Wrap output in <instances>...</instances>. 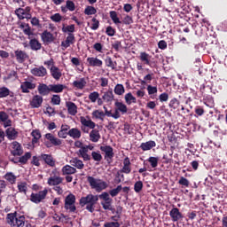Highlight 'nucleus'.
Returning a JSON list of instances; mask_svg holds the SVG:
<instances>
[{"label": "nucleus", "mask_w": 227, "mask_h": 227, "mask_svg": "<svg viewBox=\"0 0 227 227\" xmlns=\"http://www.w3.org/2000/svg\"><path fill=\"white\" fill-rule=\"evenodd\" d=\"M98 198L99 195H93L90 193L85 197H82L79 200V203L82 207H85V205H87L86 210H88V212H90V214H93V212H95V205H97Z\"/></svg>", "instance_id": "1"}, {"label": "nucleus", "mask_w": 227, "mask_h": 227, "mask_svg": "<svg viewBox=\"0 0 227 227\" xmlns=\"http://www.w3.org/2000/svg\"><path fill=\"white\" fill-rule=\"evenodd\" d=\"M6 221L11 227H24L26 224V216L19 215L17 212L9 213Z\"/></svg>", "instance_id": "2"}, {"label": "nucleus", "mask_w": 227, "mask_h": 227, "mask_svg": "<svg viewBox=\"0 0 227 227\" xmlns=\"http://www.w3.org/2000/svg\"><path fill=\"white\" fill-rule=\"evenodd\" d=\"M86 178L90 188L94 189L96 192H102V191H106V189L109 186L107 182L100 178H95L91 176H87Z\"/></svg>", "instance_id": "3"}, {"label": "nucleus", "mask_w": 227, "mask_h": 227, "mask_svg": "<svg viewBox=\"0 0 227 227\" xmlns=\"http://www.w3.org/2000/svg\"><path fill=\"white\" fill-rule=\"evenodd\" d=\"M47 194H49V190L44 188L43 191H39L38 192H32L29 200L32 203L38 205L47 198Z\"/></svg>", "instance_id": "4"}, {"label": "nucleus", "mask_w": 227, "mask_h": 227, "mask_svg": "<svg viewBox=\"0 0 227 227\" xmlns=\"http://www.w3.org/2000/svg\"><path fill=\"white\" fill-rule=\"evenodd\" d=\"M99 150L105 153V160H106L107 164H111L114 158V149L111 145H101Z\"/></svg>", "instance_id": "5"}, {"label": "nucleus", "mask_w": 227, "mask_h": 227, "mask_svg": "<svg viewBox=\"0 0 227 227\" xmlns=\"http://www.w3.org/2000/svg\"><path fill=\"white\" fill-rule=\"evenodd\" d=\"M99 200H102L101 207H103L105 210L110 209L113 206V199L109 196V192H107L99 194Z\"/></svg>", "instance_id": "6"}, {"label": "nucleus", "mask_w": 227, "mask_h": 227, "mask_svg": "<svg viewBox=\"0 0 227 227\" xmlns=\"http://www.w3.org/2000/svg\"><path fill=\"white\" fill-rule=\"evenodd\" d=\"M45 139H47L50 142H46L47 148H51V146H61L63 145V140L54 137L52 133H47L44 136Z\"/></svg>", "instance_id": "7"}, {"label": "nucleus", "mask_w": 227, "mask_h": 227, "mask_svg": "<svg viewBox=\"0 0 227 227\" xmlns=\"http://www.w3.org/2000/svg\"><path fill=\"white\" fill-rule=\"evenodd\" d=\"M10 152L12 157H20L24 154V148H22V145H20V143L13 141L11 143Z\"/></svg>", "instance_id": "8"}, {"label": "nucleus", "mask_w": 227, "mask_h": 227, "mask_svg": "<svg viewBox=\"0 0 227 227\" xmlns=\"http://www.w3.org/2000/svg\"><path fill=\"white\" fill-rule=\"evenodd\" d=\"M80 120L82 125L81 129L84 134H88L90 132V129H95V127H97V124L91 120H87L84 117H81Z\"/></svg>", "instance_id": "9"}, {"label": "nucleus", "mask_w": 227, "mask_h": 227, "mask_svg": "<svg viewBox=\"0 0 227 227\" xmlns=\"http://www.w3.org/2000/svg\"><path fill=\"white\" fill-rule=\"evenodd\" d=\"M41 40L45 45H49V43L55 42L56 37L52 33L49 32L48 30H44L41 34Z\"/></svg>", "instance_id": "10"}, {"label": "nucleus", "mask_w": 227, "mask_h": 227, "mask_svg": "<svg viewBox=\"0 0 227 227\" xmlns=\"http://www.w3.org/2000/svg\"><path fill=\"white\" fill-rule=\"evenodd\" d=\"M169 215L173 221V223H176L180 221L181 219H184V215L180 212V209L178 207H173L169 211Z\"/></svg>", "instance_id": "11"}, {"label": "nucleus", "mask_w": 227, "mask_h": 227, "mask_svg": "<svg viewBox=\"0 0 227 227\" xmlns=\"http://www.w3.org/2000/svg\"><path fill=\"white\" fill-rule=\"evenodd\" d=\"M42 104H43V98L40 95L34 96L30 101L32 109H38V107H42Z\"/></svg>", "instance_id": "12"}, {"label": "nucleus", "mask_w": 227, "mask_h": 227, "mask_svg": "<svg viewBox=\"0 0 227 227\" xmlns=\"http://www.w3.org/2000/svg\"><path fill=\"white\" fill-rule=\"evenodd\" d=\"M5 136L9 141H15L19 137V131L13 127H10L5 130Z\"/></svg>", "instance_id": "13"}, {"label": "nucleus", "mask_w": 227, "mask_h": 227, "mask_svg": "<svg viewBox=\"0 0 227 227\" xmlns=\"http://www.w3.org/2000/svg\"><path fill=\"white\" fill-rule=\"evenodd\" d=\"M75 43V35L74 34H68L66 40L61 42V47L64 49H68L71 45Z\"/></svg>", "instance_id": "14"}, {"label": "nucleus", "mask_w": 227, "mask_h": 227, "mask_svg": "<svg viewBox=\"0 0 227 227\" xmlns=\"http://www.w3.org/2000/svg\"><path fill=\"white\" fill-rule=\"evenodd\" d=\"M37 91L41 97H47L51 93V85L40 83L37 87Z\"/></svg>", "instance_id": "15"}, {"label": "nucleus", "mask_w": 227, "mask_h": 227, "mask_svg": "<svg viewBox=\"0 0 227 227\" xmlns=\"http://www.w3.org/2000/svg\"><path fill=\"white\" fill-rule=\"evenodd\" d=\"M40 159H42L45 164L50 166V168H54L56 166V161L54 160V158L51 154H41Z\"/></svg>", "instance_id": "16"}, {"label": "nucleus", "mask_w": 227, "mask_h": 227, "mask_svg": "<svg viewBox=\"0 0 227 227\" xmlns=\"http://www.w3.org/2000/svg\"><path fill=\"white\" fill-rule=\"evenodd\" d=\"M157 146V143H155V141L153 140H149L147 142H144L140 145L139 148H141V150L143 152H148L150 150H152V148H155Z\"/></svg>", "instance_id": "17"}, {"label": "nucleus", "mask_w": 227, "mask_h": 227, "mask_svg": "<svg viewBox=\"0 0 227 227\" xmlns=\"http://www.w3.org/2000/svg\"><path fill=\"white\" fill-rule=\"evenodd\" d=\"M89 137L91 143H98L101 138L100 131L97 129H92V130L89 134Z\"/></svg>", "instance_id": "18"}, {"label": "nucleus", "mask_w": 227, "mask_h": 227, "mask_svg": "<svg viewBox=\"0 0 227 227\" xmlns=\"http://www.w3.org/2000/svg\"><path fill=\"white\" fill-rule=\"evenodd\" d=\"M36 88V84L31 82H23L20 85V89L22 93H29V90H35Z\"/></svg>", "instance_id": "19"}, {"label": "nucleus", "mask_w": 227, "mask_h": 227, "mask_svg": "<svg viewBox=\"0 0 227 227\" xmlns=\"http://www.w3.org/2000/svg\"><path fill=\"white\" fill-rule=\"evenodd\" d=\"M62 13H67V12H75V3L72 0H67L66 2V6L60 7Z\"/></svg>", "instance_id": "20"}, {"label": "nucleus", "mask_w": 227, "mask_h": 227, "mask_svg": "<svg viewBox=\"0 0 227 227\" xmlns=\"http://www.w3.org/2000/svg\"><path fill=\"white\" fill-rule=\"evenodd\" d=\"M102 99L106 104H112L113 100H114V94L113 93V89H109L107 91L104 92L102 96Z\"/></svg>", "instance_id": "21"}, {"label": "nucleus", "mask_w": 227, "mask_h": 227, "mask_svg": "<svg viewBox=\"0 0 227 227\" xmlns=\"http://www.w3.org/2000/svg\"><path fill=\"white\" fill-rule=\"evenodd\" d=\"M130 159L126 157L123 160V167L120 170L121 173H124L125 175H129L130 171H132V168H130Z\"/></svg>", "instance_id": "22"}, {"label": "nucleus", "mask_w": 227, "mask_h": 227, "mask_svg": "<svg viewBox=\"0 0 227 227\" xmlns=\"http://www.w3.org/2000/svg\"><path fill=\"white\" fill-rule=\"evenodd\" d=\"M66 107L67 108V112L71 116H75L77 114V105L72 101H67L66 103Z\"/></svg>", "instance_id": "23"}, {"label": "nucleus", "mask_w": 227, "mask_h": 227, "mask_svg": "<svg viewBox=\"0 0 227 227\" xmlns=\"http://www.w3.org/2000/svg\"><path fill=\"white\" fill-rule=\"evenodd\" d=\"M32 74L36 77H45V75H47V69L43 67H35L32 69Z\"/></svg>", "instance_id": "24"}, {"label": "nucleus", "mask_w": 227, "mask_h": 227, "mask_svg": "<svg viewBox=\"0 0 227 227\" xmlns=\"http://www.w3.org/2000/svg\"><path fill=\"white\" fill-rule=\"evenodd\" d=\"M4 180H6V182H8V184H10L11 185H15V184H17V176H15V174H13V172H7L4 176Z\"/></svg>", "instance_id": "25"}, {"label": "nucleus", "mask_w": 227, "mask_h": 227, "mask_svg": "<svg viewBox=\"0 0 227 227\" xmlns=\"http://www.w3.org/2000/svg\"><path fill=\"white\" fill-rule=\"evenodd\" d=\"M114 106L116 107L115 109L120 113H121V114H127V113L129 112V108H127V105L118 101V99H116Z\"/></svg>", "instance_id": "26"}, {"label": "nucleus", "mask_w": 227, "mask_h": 227, "mask_svg": "<svg viewBox=\"0 0 227 227\" xmlns=\"http://www.w3.org/2000/svg\"><path fill=\"white\" fill-rule=\"evenodd\" d=\"M78 155L82 157L84 161L91 160V155L88 154V149L86 147H81L78 151Z\"/></svg>", "instance_id": "27"}, {"label": "nucleus", "mask_w": 227, "mask_h": 227, "mask_svg": "<svg viewBox=\"0 0 227 227\" xmlns=\"http://www.w3.org/2000/svg\"><path fill=\"white\" fill-rule=\"evenodd\" d=\"M168 107L170 111H180V100L176 98H173L168 103Z\"/></svg>", "instance_id": "28"}, {"label": "nucleus", "mask_w": 227, "mask_h": 227, "mask_svg": "<svg viewBox=\"0 0 227 227\" xmlns=\"http://www.w3.org/2000/svg\"><path fill=\"white\" fill-rule=\"evenodd\" d=\"M50 72H51V76L53 77V79H55V81H59V79H61V75H62L61 71L56 66H52L50 68Z\"/></svg>", "instance_id": "29"}, {"label": "nucleus", "mask_w": 227, "mask_h": 227, "mask_svg": "<svg viewBox=\"0 0 227 227\" xmlns=\"http://www.w3.org/2000/svg\"><path fill=\"white\" fill-rule=\"evenodd\" d=\"M62 175H75L77 173V168L70 166V165H65L62 169Z\"/></svg>", "instance_id": "30"}, {"label": "nucleus", "mask_w": 227, "mask_h": 227, "mask_svg": "<svg viewBox=\"0 0 227 227\" xmlns=\"http://www.w3.org/2000/svg\"><path fill=\"white\" fill-rule=\"evenodd\" d=\"M59 184H63V177L53 176L49 177L48 179V184L50 185H59Z\"/></svg>", "instance_id": "31"}, {"label": "nucleus", "mask_w": 227, "mask_h": 227, "mask_svg": "<svg viewBox=\"0 0 227 227\" xmlns=\"http://www.w3.org/2000/svg\"><path fill=\"white\" fill-rule=\"evenodd\" d=\"M31 136H32V145H36L39 143L41 137H42V133L40 132V129H34L31 132Z\"/></svg>", "instance_id": "32"}, {"label": "nucleus", "mask_w": 227, "mask_h": 227, "mask_svg": "<svg viewBox=\"0 0 227 227\" xmlns=\"http://www.w3.org/2000/svg\"><path fill=\"white\" fill-rule=\"evenodd\" d=\"M67 134L73 139H81L82 133L77 128H72L68 130Z\"/></svg>", "instance_id": "33"}, {"label": "nucleus", "mask_w": 227, "mask_h": 227, "mask_svg": "<svg viewBox=\"0 0 227 227\" xmlns=\"http://www.w3.org/2000/svg\"><path fill=\"white\" fill-rule=\"evenodd\" d=\"M70 164L74 166V168H76V169H84V163L78 158H73L70 160Z\"/></svg>", "instance_id": "34"}, {"label": "nucleus", "mask_w": 227, "mask_h": 227, "mask_svg": "<svg viewBox=\"0 0 227 227\" xmlns=\"http://www.w3.org/2000/svg\"><path fill=\"white\" fill-rule=\"evenodd\" d=\"M86 84H88L86 78H81L80 80L73 82L74 88H77V90H84Z\"/></svg>", "instance_id": "35"}, {"label": "nucleus", "mask_w": 227, "mask_h": 227, "mask_svg": "<svg viewBox=\"0 0 227 227\" xmlns=\"http://www.w3.org/2000/svg\"><path fill=\"white\" fill-rule=\"evenodd\" d=\"M29 46L32 51H40L42 49V43L38 42V39L34 38L29 41Z\"/></svg>", "instance_id": "36"}, {"label": "nucleus", "mask_w": 227, "mask_h": 227, "mask_svg": "<svg viewBox=\"0 0 227 227\" xmlns=\"http://www.w3.org/2000/svg\"><path fill=\"white\" fill-rule=\"evenodd\" d=\"M6 97H13V92L7 87L0 88V98H6Z\"/></svg>", "instance_id": "37"}, {"label": "nucleus", "mask_w": 227, "mask_h": 227, "mask_svg": "<svg viewBox=\"0 0 227 227\" xmlns=\"http://www.w3.org/2000/svg\"><path fill=\"white\" fill-rule=\"evenodd\" d=\"M50 90L52 93H62L65 90V85L63 84H50Z\"/></svg>", "instance_id": "38"}, {"label": "nucleus", "mask_w": 227, "mask_h": 227, "mask_svg": "<svg viewBox=\"0 0 227 227\" xmlns=\"http://www.w3.org/2000/svg\"><path fill=\"white\" fill-rule=\"evenodd\" d=\"M124 100L128 106H130L131 104H136V102H137L136 97H134L131 92H129L124 96Z\"/></svg>", "instance_id": "39"}, {"label": "nucleus", "mask_w": 227, "mask_h": 227, "mask_svg": "<svg viewBox=\"0 0 227 227\" xmlns=\"http://www.w3.org/2000/svg\"><path fill=\"white\" fill-rule=\"evenodd\" d=\"M87 62L89 63L90 67H102V60L97 58H88Z\"/></svg>", "instance_id": "40"}, {"label": "nucleus", "mask_w": 227, "mask_h": 227, "mask_svg": "<svg viewBox=\"0 0 227 227\" xmlns=\"http://www.w3.org/2000/svg\"><path fill=\"white\" fill-rule=\"evenodd\" d=\"M18 191L19 192H20L21 194H24L26 196V194H27V183L26 182H20L18 183Z\"/></svg>", "instance_id": "41"}, {"label": "nucleus", "mask_w": 227, "mask_h": 227, "mask_svg": "<svg viewBox=\"0 0 227 227\" xmlns=\"http://www.w3.org/2000/svg\"><path fill=\"white\" fill-rule=\"evenodd\" d=\"M109 15L114 24L116 26H118V24H121V20H120V18H118V12H116V11H110Z\"/></svg>", "instance_id": "42"}, {"label": "nucleus", "mask_w": 227, "mask_h": 227, "mask_svg": "<svg viewBox=\"0 0 227 227\" xmlns=\"http://www.w3.org/2000/svg\"><path fill=\"white\" fill-rule=\"evenodd\" d=\"M195 52L197 56H205V54H207V50H205V46H203V44L199 43L195 45Z\"/></svg>", "instance_id": "43"}, {"label": "nucleus", "mask_w": 227, "mask_h": 227, "mask_svg": "<svg viewBox=\"0 0 227 227\" xmlns=\"http://www.w3.org/2000/svg\"><path fill=\"white\" fill-rule=\"evenodd\" d=\"M31 157H32L31 152L25 153L24 155H21L19 158L20 164H27V160H29V159H31Z\"/></svg>", "instance_id": "44"}, {"label": "nucleus", "mask_w": 227, "mask_h": 227, "mask_svg": "<svg viewBox=\"0 0 227 227\" xmlns=\"http://www.w3.org/2000/svg\"><path fill=\"white\" fill-rule=\"evenodd\" d=\"M92 118H96V120H101V121H104V118H106V114L99 110H94L92 112Z\"/></svg>", "instance_id": "45"}, {"label": "nucleus", "mask_w": 227, "mask_h": 227, "mask_svg": "<svg viewBox=\"0 0 227 227\" xmlns=\"http://www.w3.org/2000/svg\"><path fill=\"white\" fill-rule=\"evenodd\" d=\"M114 92L115 93V95L121 96L123 95V93H125V87H123V84L118 83L117 85H115Z\"/></svg>", "instance_id": "46"}, {"label": "nucleus", "mask_w": 227, "mask_h": 227, "mask_svg": "<svg viewBox=\"0 0 227 227\" xmlns=\"http://www.w3.org/2000/svg\"><path fill=\"white\" fill-rule=\"evenodd\" d=\"M15 13L20 20H24L27 17V13H26V11L22 8L16 9Z\"/></svg>", "instance_id": "47"}, {"label": "nucleus", "mask_w": 227, "mask_h": 227, "mask_svg": "<svg viewBox=\"0 0 227 227\" xmlns=\"http://www.w3.org/2000/svg\"><path fill=\"white\" fill-rule=\"evenodd\" d=\"M64 208L70 214H75V212H77V207H75V204H64Z\"/></svg>", "instance_id": "48"}, {"label": "nucleus", "mask_w": 227, "mask_h": 227, "mask_svg": "<svg viewBox=\"0 0 227 227\" xmlns=\"http://www.w3.org/2000/svg\"><path fill=\"white\" fill-rule=\"evenodd\" d=\"M147 162H149L151 164V167L153 168H157V166H159V158L151 156L147 159Z\"/></svg>", "instance_id": "49"}, {"label": "nucleus", "mask_w": 227, "mask_h": 227, "mask_svg": "<svg viewBox=\"0 0 227 227\" xmlns=\"http://www.w3.org/2000/svg\"><path fill=\"white\" fill-rule=\"evenodd\" d=\"M63 33H69L71 35H74L73 33H75V25H68V26H63L62 27Z\"/></svg>", "instance_id": "50"}, {"label": "nucleus", "mask_w": 227, "mask_h": 227, "mask_svg": "<svg viewBox=\"0 0 227 227\" xmlns=\"http://www.w3.org/2000/svg\"><path fill=\"white\" fill-rule=\"evenodd\" d=\"M120 192H121V184L118 185L115 189L110 190L108 194L112 196V198H115Z\"/></svg>", "instance_id": "51"}, {"label": "nucleus", "mask_w": 227, "mask_h": 227, "mask_svg": "<svg viewBox=\"0 0 227 227\" xmlns=\"http://www.w3.org/2000/svg\"><path fill=\"white\" fill-rule=\"evenodd\" d=\"M99 97H100V94L98 91H93L89 94V100H90L92 104H95V102H97Z\"/></svg>", "instance_id": "52"}, {"label": "nucleus", "mask_w": 227, "mask_h": 227, "mask_svg": "<svg viewBox=\"0 0 227 227\" xmlns=\"http://www.w3.org/2000/svg\"><path fill=\"white\" fill-rule=\"evenodd\" d=\"M97 13V9L93 6H87L84 10L85 15H95Z\"/></svg>", "instance_id": "53"}, {"label": "nucleus", "mask_w": 227, "mask_h": 227, "mask_svg": "<svg viewBox=\"0 0 227 227\" xmlns=\"http://www.w3.org/2000/svg\"><path fill=\"white\" fill-rule=\"evenodd\" d=\"M65 204H75V195L68 194L65 199Z\"/></svg>", "instance_id": "54"}, {"label": "nucleus", "mask_w": 227, "mask_h": 227, "mask_svg": "<svg viewBox=\"0 0 227 227\" xmlns=\"http://www.w3.org/2000/svg\"><path fill=\"white\" fill-rule=\"evenodd\" d=\"M91 159L95 160V162H100L102 160V154L100 153L93 151L91 153Z\"/></svg>", "instance_id": "55"}, {"label": "nucleus", "mask_w": 227, "mask_h": 227, "mask_svg": "<svg viewBox=\"0 0 227 227\" xmlns=\"http://www.w3.org/2000/svg\"><path fill=\"white\" fill-rule=\"evenodd\" d=\"M92 21V25L90 27V28L92 29V31H97V29H98V27H100V21H98V20H97V18H93L91 20Z\"/></svg>", "instance_id": "56"}, {"label": "nucleus", "mask_w": 227, "mask_h": 227, "mask_svg": "<svg viewBox=\"0 0 227 227\" xmlns=\"http://www.w3.org/2000/svg\"><path fill=\"white\" fill-rule=\"evenodd\" d=\"M135 192H140L143 191V181H137L134 184Z\"/></svg>", "instance_id": "57"}, {"label": "nucleus", "mask_w": 227, "mask_h": 227, "mask_svg": "<svg viewBox=\"0 0 227 227\" xmlns=\"http://www.w3.org/2000/svg\"><path fill=\"white\" fill-rule=\"evenodd\" d=\"M51 104L53 106H59V104H61V97H59V95H53L51 98Z\"/></svg>", "instance_id": "58"}, {"label": "nucleus", "mask_w": 227, "mask_h": 227, "mask_svg": "<svg viewBox=\"0 0 227 227\" xmlns=\"http://www.w3.org/2000/svg\"><path fill=\"white\" fill-rule=\"evenodd\" d=\"M195 114H197V116H203L205 114V109L203 108V106H197L195 107Z\"/></svg>", "instance_id": "59"}, {"label": "nucleus", "mask_w": 227, "mask_h": 227, "mask_svg": "<svg viewBox=\"0 0 227 227\" xmlns=\"http://www.w3.org/2000/svg\"><path fill=\"white\" fill-rule=\"evenodd\" d=\"M62 19L63 17L59 13H55L51 16V20H52V22H61Z\"/></svg>", "instance_id": "60"}, {"label": "nucleus", "mask_w": 227, "mask_h": 227, "mask_svg": "<svg viewBox=\"0 0 227 227\" xmlns=\"http://www.w3.org/2000/svg\"><path fill=\"white\" fill-rule=\"evenodd\" d=\"M133 130L134 129H132V126L130 124H129L128 122L124 123V132H126V134H133Z\"/></svg>", "instance_id": "61"}, {"label": "nucleus", "mask_w": 227, "mask_h": 227, "mask_svg": "<svg viewBox=\"0 0 227 227\" xmlns=\"http://www.w3.org/2000/svg\"><path fill=\"white\" fill-rule=\"evenodd\" d=\"M147 91H148V95L152 96V95L157 94L158 90H157V87L148 85L147 86Z\"/></svg>", "instance_id": "62"}, {"label": "nucleus", "mask_w": 227, "mask_h": 227, "mask_svg": "<svg viewBox=\"0 0 227 227\" xmlns=\"http://www.w3.org/2000/svg\"><path fill=\"white\" fill-rule=\"evenodd\" d=\"M179 185H184V187H189V179L181 176L178 181Z\"/></svg>", "instance_id": "63"}, {"label": "nucleus", "mask_w": 227, "mask_h": 227, "mask_svg": "<svg viewBox=\"0 0 227 227\" xmlns=\"http://www.w3.org/2000/svg\"><path fill=\"white\" fill-rule=\"evenodd\" d=\"M104 227H120V223L118 222H108L104 224Z\"/></svg>", "instance_id": "64"}]
</instances>
